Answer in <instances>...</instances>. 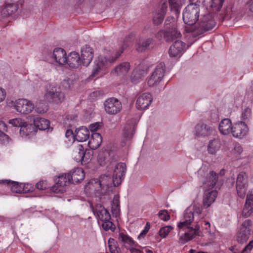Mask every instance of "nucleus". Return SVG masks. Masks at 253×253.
<instances>
[{"instance_id":"nucleus-1","label":"nucleus","mask_w":253,"mask_h":253,"mask_svg":"<svg viewBox=\"0 0 253 253\" xmlns=\"http://www.w3.org/2000/svg\"><path fill=\"white\" fill-rule=\"evenodd\" d=\"M193 220V212L189 209H187L184 213V220L178 224V227L179 229L183 230L187 229L188 231L179 237L178 240L179 244L183 245L188 241L192 240L196 236H200L199 226L196 225L195 228L190 226Z\"/></svg>"},{"instance_id":"nucleus-2","label":"nucleus","mask_w":253,"mask_h":253,"mask_svg":"<svg viewBox=\"0 0 253 253\" xmlns=\"http://www.w3.org/2000/svg\"><path fill=\"white\" fill-rule=\"evenodd\" d=\"M126 171V165L125 163H118L114 169L113 178L106 175L101 176L100 179L97 182L101 188L106 187L108 188L111 185V182L113 183L114 186L119 185L125 176Z\"/></svg>"},{"instance_id":"nucleus-3","label":"nucleus","mask_w":253,"mask_h":253,"mask_svg":"<svg viewBox=\"0 0 253 253\" xmlns=\"http://www.w3.org/2000/svg\"><path fill=\"white\" fill-rule=\"evenodd\" d=\"M200 8L193 4H188L183 12V20L189 25H193L198 21L199 17Z\"/></svg>"},{"instance_id":"nucleus-4","label":"nucleus","mask_w":253,"mask_h":253,"mask_svg":"<svg viewBox=\"0 0 253 253\" xmlns=\"http://www.w3.org/2000/svg\"><path fill=\"white\" fill-rule=\"evenodd\" d=\"M233 129L232 136L237 139H244L249 134V127L244 121H240L234 123Z\"/></svg>"},{"instance_id":"nucleus-5","label":"nucleus","mask_w":253,"mask_h":253,"mask_svg":"<svg viewBox=\"0 0 253 253\" xmlns=\"http://www.w3.org/2000/svg\"><path fill=\"white\" fill-rule=\"evenodd\" d=\"M215 22L210 13H207L202 16L199 19L197 30L200 34L212 29L215 26Z\"/></svg>"},{"instance_id":"nucleus-6","label":"nucleus","mask_w":253,"mask_h":253,"mask_svg":"<svg viewBox=\"0 0 253 253\" xmlns=\"http://www.w3.org/2000/svg\"><path fill=\"white\" fill-rule=\"evenodd\" d=\"M64 93L57 86H52L44 96V99L47 101L57 104L62 102L64 100Z\"/></svg>"},{"instance_id":"nucleus-7","label":"nucleus","mask_w":253,"mask_h":253,"mask_svg":"<svg viewBox=\"0 0 253 253\" xmlns=\"http://www.w3.org/2000/svg\"><path fill=\"white\" fill-rule=\"evenodd\" d=\"M55 183L51 187V190L55 193H62L64 191V186L72 184L68 173H64L55 179Z\"/></svg>"},{"instance_id":"nucleus-8","label":"nucleus","mask_w":253,"mask_h":253,"mask_svg":"<svg viewBox=\"0 0 253 253\" xmlns=\"http://www.w3.org/2000/svg\"><path fill=\"white\" fill-rule=\"evenodd\" d=\"M105 110L109 114L115 115L120 112L122 109V103L114 97L107 99L104 103Z\"/></svg>"},{"instance_id":"nucleus-9","label":"nucleus","mask_w":253,"mask_h":253,"mask_svg":"<svg viewBox=\"0 0 253 253\" xmlns=\"http://www.w3.org/2000/svg\"><path fill=\"white\" fill-rule=\"evenodd\" d=\"M165 65L164 63H160L157 66L148 81L149 86H153L162 80L165 74Z\"/></svg>"},{"instance_id":"nucleus-10","label":"nucleus","mask_w":253,"mask_h":253,"mask_svg":"<svg viewBox=\"0 0 253 253\" xmlns=\"http://www.w3.org/2000/svg\"><path fill=\"white\" fill-rule=\"evenodd\" d=\"M15 108L17 112L27 114L32 111L34 106L31 101L27 99H19L16 101Z\"/></svg>"},{"instance_id":"nucleus-11","label":"nucleus","mask_w":253,"mask_h":253,"mask_svg":"<svg viewBox=\"0 0 253 253\" xmlns=\"http://www.w3.org/2000/svg\"><path fill=\"white\" fill-rule=\"evenodd\" d=\"M251 225V220L250 219H247L243 222L238 233L237 240L239 242L243 243L247 240L250 234Z\"/></svg>"},{"instance_id":"nucleus-12","label":"nucleus","mask_w":253,"mask_h":253,"mask_svg":"<svg viewBox=\"0 0 253 253\" xmlns=\"http://www.w3.org/2000/svg\"><path fill=\"white\" fill-rule=\"evenodd\" d=\"M133 36H134L132 34L127 36L124 42L123 45L120 46L118 49L116 50L113 55L105 57V62L107 63H109L110 64H112L115 62L121 55V54L123 53L125 49L128 46V45L126 43V42H127L131 38H133Z\"/></svg>"},{"instance_id":"nucleus-13","label":"nucleus","mask_w":253,"mask_h":253,"mask_svg":"<svg viewBox=\"0 0 253 253\" xmlns=\"http://www.w3.org/2000/svg\"><path fill=\"white\" fill-rule=\"evenodd\" d=\"M152 101L151 94L144 93L139 96L136 100V106L138 110H144L148 108Z\"/></svg>"},{"instance_id":"nucleus-14","label":"nucleus","mask_w":253,"mask_h":253,"mask_svg":"<svg viewBox=\"0 0 253 253\" xmlns=\"http://www.w3.org/2000/svg\"><path fill=\"white\" fill-rule=\"evenodd\" d=\"M93 57V50L88 45H85L81 50L82 61L84 66H87Z\"/></svg>"},{"instance_id":"nucleus-15","label":"nucleus","mask_w":253,"mask_h":253,"mask_svg":"<svg viewBox=\"0 0 253 253\" xmlns=\"http://www.w3.org/2000/svg\"><path fill=\"white\" fill-rule=\"evenodd\" d=\"M136 125L134 121L127 122L123 131V137L124 141L131 140L135 133Z\"/></svg>"},{"instance_id":"nucleus-16","label":"nucleus","mask_w":253,"mask_h":253,"mask_svg":"<svg viewBox=\"0 0 253 253\" xmlns=\"http://www.w3.org/2000/svg\"><path fill=\"white\" fill-rule=\"evenodd\" d=\"M94 214H96L98 219L102 222L111 219V215L109 211L101 205L97 204L95 208L92 207Z\"/></svg>"},{"instance_id":"nucleus-17","label":"nucleus","mask_w":253,"mask_h":253,"mask_svg":"<svg viewBox=\"0 0 253 253\" xmlns=\"http://www.w3.org/2000/svg\"><path fill=\"white\" fill-rule=\"evenodd\" d=\"M185 43L181 41L176 40L169 49V53L171 57L180 56L184 51Z\"/></svg>"},{"instance_id":"nucleus-18","label":"nucleus","mask_w":253,"mask_h":253,"mask_svg":"<svg viewBox=\"0 0 253 253\" xmlns=\"http://www.w3.org/2000/svg\"><path fill=\"white\" fill-rule=\"evenodd\" d=\"M253 212V193L249 191L247 195L245 204L242 214L244 217L250 216Z\"/></svg>"},{"instance_id":"nucleus-19","label":"nucleus","mask_w":253,"mask_h":253,"mask_svg":"<svg viewBox=\"0 0 253 253\" xmlns=\"http://www.w3.org/2000/svg\"><path fill=\"white\" fill-rule=\"evenodd\" d=\"M172 26L171 28L165 29V41L167 42H171L181 36L177 26H175L174 25Z\"/></svg>"},{"instance_id":"nucleus-20","label":"nucleus","mask_w":253,"mask_h":253,"mask_svg":"<svg viewBox=\"0 0 253 253\" xmlns=\"http://www.w3.org/2000/svg\"><path fill=\"white\" fill-rule=\"evenodd\" d=\"M152 38H143L140 37L136 44V49L138 52H142L148 49L154 42Z\"/></svg>"},{"instance_id":"nucleus-21","label":"nucleus","mask_w":253,"mask_h":253,"mask_svg":"<svg viewBox=\"0 0 253 253\" xmlns=\"http://www.w3.org/2000/svg\"><path fill=\"white\" fill-rule=\"evenodd\" d=\"M68 176L70 178L71 183L75 184L79 183L84 180L85 173L82 168H75L72 171L68 173Z\"/></svg>"},{"instance_id":"nucleus-22","label":"nucleus","mask_w":253,"mask_h":253,"mask_svg":"<svg viewBox=\"0 0 253 253\" xmlns=\"http://www.w3.org/2000/svg\"><path fill=\"white\" fill-rule=\"evenodd\" d=\"M229 155L233 159H239L243 152V147L238 142H234L228 148Z\"/></svg>"},{"instance_id":"nucleus-23","label":"nucleus","mask_w":253,"mask_h":253,"mask_svg":"<svg viewBox=\"0 0 253 253\" xmlns=\"http://www.w3.org/2000/svg\"><path fill=\"white\" fill-rule=\"evenodd\" d=\"M214 131L212 128L203 123L198 124L195 126V134L198 137L207 136Z\"/></svg>"},{"instance_id":"nucleus-24","label":"nucleus","mask_w":253,"mask_h":253,"mask_svg":"<svg viewBox=\"0 0 253 253\" xmlns=\"http://www.w3.org/2000/svg\"><path fill=\"white\" fill-rule=\"evenodd\" d=\"M53 58L59 65H64L67 62L66 52L61 48H56L54 49L52 54Z\"/></svg>"},{"instance_id":"nucleus-25","label":"nucleus","mask_w":253,"mask_h":253,"mask_svg":"<svg viewBox=\"0 0 253 253\" xmlns=\"http://www.w3.org/2000/svg\"><path fill=\"white\" fill-rule=\"evenodd\" d=\"M66 63L72 68H78L81 64V59L78 53L72 52L67 56Z\"/></svg>"},{"instance_id":"nucleus-26","label":"nucleus","mask_w":253,"mask_h":253,"mask_svg":"<svg viewBox=\"0 0 253 253\" xmlns=\"http://www.w3.org/2000/svg\"><path fill=\"white\" fill-rule=\"evenodd\" d=\"M218 180V176L216 173L213 171H211L209 174H207L206 178L202 180L204 185L207 188L211 189L215 185Z\"/></svg>"},{"instance_id":"nucleus-27","label":"nucleus","mask_w":253,"mask_h":253,"mask_svg":"<svg viewBox=\"0 0 253 253\" xmlns=\"http://www.w3.org/2000/svg\"><path fill=\"white\" fill-rule=\"evenodd\" d=\"M89 138V131L84 126L77 128L75 130V139L80 142L85 141Z\"/></svg>"},{"instance_id":"nucleus-28","label":"nucleus","mask_w":253,"mask_h":253,"mask_svg":"<svg viewBox=\"0 0 253 253\" xmlns=\"http://www.w3.org/2000/svg\"><path fill=\"white\" fill-rule=\"evenodd\" d=\"M0 183L10 186V189L13 193H22L23 191V183H19L10 180H0Z\"/></svg>"},{"instance_id":"nucleus-29","label":"nucleus","mask_w":253,"mask_h":253,"mask_svg":"<svg viewBox=\"0 0 253 253\" xmlns=\"http://www.w3.org/2000/svg\"><path fill=\"white\" fill-rule=\"evenodd\" d=\"M88 139V145L91 149H97L102 143V136L98 133H92Z\"/></svg>"},{"instance_id":"nucleus-30","label":"nucleus","mask_w":253,"mask_h":253,"mask_svg":"<svg viewBox=\"0 0 253 253\" xmlns=\"http://www.w3.org/2000/svg\"><path fill=\"white\" fill-rule=\"evenodd\" d=\"M18 8V6L16 3H7L1 9V16L2 17H8L14 13Z\"/></svg>"},{"instance_id":"nucleus-31","label":"nucleus","mask_w":253,"mask_h":253,"mask_svg":"<svg viewBox=\"0 0 253 253\" xmlns=\"http://www.w3.org/2000/svg\"><path fill=\"white\" fill-rule=\"evenodd\" d=\"M35 127L43 130L49 128L50 122L49 120L42 118H36L34 120Z\"/></svg>"},{"instance_id":"nucleus-32","label":"nucleus","mask_w":253,"mask_h":253,"mask_svg":"<svg viewBox=\"0 0 253 253\" xmlns=\"http://www.w3.org/2000/svg\"><path fill=\"white\" fill-rule=\"evenodd\" d=\"M234 124L229 119H222V135H232Z\"/></svg>"},{"instance_id":"nucleus-33","label":"nucleus","mask_w":253,"mask_h":253,"mask_svg":"<svg viewBox=\"0 0 253 253\" xmlns=\"http://www.w3.org/2000/svg\"><path fill=\"white\" fill-rule=\"evenodd\" d=\"M36 128L34 125L31 124H28L25 122L24 124L20 128L19 133L22 137H26L31 133L35 132Z\"/></svg>"},{"instance_id":"nucleus-34","label":"nucleus","mask_w":253,"mask_h":253,"mask_svg":"<svg viewBox=\"0 0 253 253\" xmlns=\"http://www.w3.org/2000/svg\"><path fill=\"white\" fill-rule=\"evenodd\" d=\"M130 69V65L128 62H123L116 66L112 71V73H115L117 75H124L126 74Z\"/></svg>"},{"instance_id":"nucleus-35","label":"nucleus","mask_w":253,"mask_h":253,"mask_svg":"<svg viewBox=\"0 0 253 253\" xmlns=\"http://www.w3.org/2000/svg\"><path fill=\"white\" fill-rule=\"evenodd\" d=\"M217 196V192L213 190L209 192L203 199V206L205 208H208L213 203Z\"/></svg>"},{"instance_id":"nucleus-36","label":"nucleus","mask_w":253,"mask_h":253,"mask_svg":"<svg viewBox=\"0 0 253 253\" xmlns=\"http://www.w3.org/2000/svg\"><path fill=\"white\" fill-rule=\"evenodd\" d=\"M84 150V148L82 145H78L74 148L73 157L76 162H81L82 164L83 160H84L83 154Z\"/></svg>"},{"instance_id":"nucleus-37","label":"nucleus","mask_w":253,"mask_h":253,"mask_svg":"<svg viewBox=\"0 0 253 253\" xmlns=\"http://www.w3.org/2000/svg\"><path fill=\"white\" fill-rule=\"evenodd\" d=\"M171 10L176 14H178L180 9L184 3V0H169Z\"/></svg>"},{"instance_id":"nucleus-38","label":"nucleus","mask_w":253,"mask_h":253,"mask_svg":"<svg viewBox=\"0 0 253 253\" xmlns=\"http://www.w3.org/2000/svg\"><path fill=\"white\" fill-rule=\"evenodd\" d=\"M220 142L219 139H214L210 141L208 150L211 154H214L220 147Z\"/></svg>"},{"instance_id":"nucleus-39","label":"nucleus","mask_w":253,"mask_h":253,"mask_svg":"<svg viewBox=\"0 0 253 253\" xmlns=\"http://www.w3.org/2000/svg\"><path fill=\"white\" fill-rule=\"evenodd\" d=\"M112 212L113 214L117 216L120 212V200L118 195H114L112 203Z\"/></svg>"},{"instance_id":"nucleus-40","label":"nucleus","mask_w":253,"mask_h":253,"mask_svg":"<svg viewBox=\"0 0 253 253\" xmlns=\"http://www.w3.org/2000/svg\"><path fill=\"white\" fill-rule=\"evenodd\" d=\"M108 246L111 253H120V248L117 246V243L112 238L108 240Z\"/></svg>"},{"instance_id":"nucleus-41","label":"nucleus","mask_w":253,"mask_h":253,"mask_svg":"<svg viewBox=\"0 0 253 253\" xmlns=\"http://www.w3.org/2000/svg\"><path fill=\"white\" fill-rule=\"evenodd\" d=\"M143 77L142 71L140 70H134L131 76V80L132 82L136 83L142 78Z\"/></svg>"},{"instance_id":"nucleus-42","label":"nucleus","mask_w":253,"mask_h":253,"mask_svg":"<svg viewBox=\"0 0 253 253\" xmlns=\"http://www.w3.org/2000/svg\"><path fill=\"white\" fill-rule=\"evenodd\" d=\"M252 110L249 107H245L242 109L241 115V119L245 121L249 119L251 116Z\"/></svg>"},{"instance_id":"nucleus-43","label":"nucleus","mask_w":253,"mask_h":253,"mask_svg":"<svg viewBox=\"0 0 253 253\" xmlns=\"http://www.w3.org/2000/svg\"><path fill=\"white\" fill-rule=\"evenodd\" d=\"M102 227L103 229L105 231H108L110 230L111 231H114L116 229L115 225L110 220L107 221H104L102 222Z\"/></svg>"},{"instance_id":"nucleus-44","label":"nucleus","mask_w":253,"mask_h":253,"mask_svg":"<svg viewBox=\"0 0 253 253\" xmlns=\"http://www.w3.org/2000/svg\"><path fill=\"white\" fill-rule=\"evenodd\" d=\"M119 238L123 243L128 244L130 246H133L134 244V242L132 240V239L130 237H129L127 235L125 234L122 232L119 234Z\"/></svg>"},{"instance_id":"nucleus-45","label":"nucleus","mask_w":253,"mask_h":253,"mask_svg":"<svg viewBox=\"0 0 253 253\" xmlns=\"http://www.w3.org/2000/svg\"><path fill=\"white\" fill-rule=\"evenodd\" d=\"M247 175L246 173L244 172H240L237 176L236 185L247 184Z\"/></svg>"},{"instance_id":"nucleus-46","label":"nucleus","mask_w":253,"mask_h":253,"mask_svg":"<svg viewBox=\"0 0 253 253\" xmlns=\"http://www.w3.org/2000/svg\"><path fill=\"white\" fill-rule=\"evenodd\" d=\"M236 190L238 196L244 198L247 190V185L244 184L237 185H236Z\"/></svg>"},{"instance_id":"nucleus-47","label":"nucleus","mask_w":253,"mask_h":253,"mask_svg":"<svg viewBox=\"0 0 253 253\" xmlns=\"http://www.w3.org/2000/svg\"><path fill=\"white\" fill-rule=\"evenodd\" d=\"M172 227L171 226H166L161 228L159 230V235L162 238H166L170 231L172 230Z\"/></svg>"},{"instance_id":"nucleus-48","label":"nucleus","mask_w":253,"mask_h":253,"mask_svg":"<svg viewBox=\"0 0 253 253\" xmlns=\"http://www.w3.org/2000/svg\"><path fill=\"white\" fill-rule=\"evenodd\" d=\"M211 6L213 11H219L221 8V0H211Z\"/></svg>"},{"instance_id":"nucleus-49","label":"nucleus","mask_w":253,"mask_h":253,"mask_svg":"<svg viewBox=\"0 0 253 253\" xmlns=\"http://www.w3.org/2000/svg\"><path fill=\"white\" fill-rule=\"evenodd\" d=\"M25 122L24 120L20 118H15L9 121V123L11 124L13 126L20 128H21V126L24 124Z\"/></svg>"},{"instance_id":"nucleus-50","label":"nucleus","mask_w":253,"mask_h":253,"mask_svg":"<svg viewBox=\"0 0 253 253\" xmlns=\"http://www.w3.org/2000/svg\"><path fill=\"white\" fill-rule=\"evenodd\" d=\"M165 15L163 13L158 12L157 13L153 18L154 23L156 25H159L163 21Z\"/></svg>"},{"instance_id":"nucleus-51","label":"nucleus","mask_w":253,"mask_h":253,"mask_svg":"<svg viewBox=\"0 0 253 253\" xmlns=\"http://www.w3.org/2000/svg\"><path fill=\"white\" fill-rule=\"evenodd\" d=\"M84 160H83L82 165H85L89 163L92 158V154H90L89 150H84L83 154Z\"/></svg>"},{"instance_id":"nucleus-52","label":"nucleus","mask_w":253,"mask_h":253,"mask_svg":"<svg viewBox=\"0 0 253 253\" xmlns=\"http://www.w3.org/2000/svg\"><path fill=\"white\" fill-rule=\"evenodd\" d=\"M158 216L161 219L164 221H168L170 219V215L166 210L160 211L159 212Z\"/></svg>"},{"instance_id":"nucleus-53","label":"nucleus","mask_w":253,"mask_h":253,"mask_svg":"<svg viewBox=\"0 0 253 253\" xmlns=\"http://www.w3.org/2000/svg\"><path fill=\"white\" fill-rule=\"evenodd\" d=\"M73 84V80L68 78L65 79L62 82V85L65 89H69L71 88Z\"/></svg>"},{"instance_id":"nucleus-54","label":"nucleus","mask_w":253,"mask_h":253,"mask_svg":"<svg viewBox=\"0 0 253 253\" xmlns=\"http://www.w3.org/2000/svg\"><path fill=\"white\" fill-rule=\"evenodd\" d=\"M177 26V23L174 21L173 18L170 19H167L165 22V29L171 28L173 25Z\"/></svg>"},{"instance_id":"nucleus-55","label":"nucleus","mask_w":253,"mask_h":253,"mask_svg":"<svg viewBox=\"0 0 253 253\" xmlns=\"http://www.w3.org/2000/svg\"><path fill=\"white\" fill-rule=\"evenodd\" d=\"M232 17V9L231 7L229 6L227 7L224 11V17L222 16V21L225 20H228Z\"/></svg>"},{"instance_id":"nucleus-56","label":"nucleus","mask_w":253,"mask_h":253,"mask_svg":"<svg viewBox=\"0 0 253 253\" xmlns=\"http://www.w3.org/2000/svg\"><path fill=\"white\" fill-rule=\"evenodd\" d=\"M47 186V181L44 180H41L36 184V187L41 190L46 189Z\"/></svg>"},{"instance_id":"nucleus-57","label":"nucleus","mask_w":253,"mask_h":253,"mask_svg":"<svg viewBox=\"0 0 253 253\" xmlns=\"http://www.w3.org/2000/svg\"><path fill=\"white\" fill-rule=\"evenodd\" d=\"M22 189H23L22 193H26L33 191L34 188L30 184L23 183Z\"/></svg>"},{"instance_id":"nucleus-58","label":"nucleus","mask_w":253,"mask_h":253,"mask_svg":"<svg viewBox=\"0 0 253 253\" xmlns=\"http://www.w3.org/2000/svg\"><path fill=\"white\" fill-rule=\"evenodd\" d=\"M101 123L96 122L90 124L89 126V128L92 132H93L97 131L99 127H101Z\"/></svg>"},{"instance_id":"nucleus-59","label":"nucleus","mask_w":253,"mask_h":253,"mask_svg":"<svg viewBox=\"0 0 253 253\" xmlns=\"http://www.w3.org/2000/svg\"><path fill=\"white\" fill-rule=\"evenodd\" d=\"M166 33V30H161L157 32L155 35V38L159 41L162 40L163 39L165 40V35Z\"/></svg>"},{"instance_id":"nucleus-60","label":"nucleus","mask_w":253,"mask_h":253,"mask_svg":"<svg viewBox=\"0 0 253 253\" xmlns=\"http://www.w3.org/2000/svg\"><path fill=\"white\" fill-rule=\"evenodd\" d=\"M65 136L69 140H71V139H75V134H74L73 130L71 129H68L66 130Z\"/></svg>"},{"instance_id":"nucleus-61","label":"nucleus","mask_w":253,"mask_h":253,"mask_svg":"<svg viewBox=\"0 0 253 253\" xmlns=\"http://www.w3.org/2000/svg\"><path fill=\"white\" fill-rule=\"evenodd\" d=\"M150 223L148 222L146 223V224L145 225V227L144 230L141 232V233L138 236V238H141V237L146 235V233L148 232V231L150 229Z\"/></svg>"},{"instance_id":"nucleus-62","label":"nucleus","mask_w":253,"mask_h":253,"mask_svg":"<svg viewBox=\"0 0 253 253\" xmlns=\"http://www.w3.org/2000/svg\"><path fill=\"white\" fill-rule=\"evenodd\" d=\"M108 155L107 153H105L104 154V155H102V154H99V158H98V161L100 163V165L101 166L104 165L106 163V155Z\"/></svg>"},{"instance_id":"nucleus-63","label":"nucleus","mask_w":253,"mask_h":253,"mask_svg":"<svg viewBox=\"0 0 253 253\" xmlns=\"http://www.w3.org/2000/svg\"><path fill=\"white\" fill-rule=\"evenodd\" d=\"M211 120L213 122H216L219 120L218 114L217 113L216 111L212 112L211 114Z\"/></svg>"},{"instance_id":"nucleus-64","label":"nucleus","mask_w":253,"mask_h":253,"mask_svg":"<svg viewBox=\"0 0 253 253\" xmlns=\"http://www.w3.org/2000/svg\"><path fill=\"white\" fill-rule=\"evenodd\" d=\"M0 141L2 142V143L4 145H6L9 143V142L11 141L10 138L9 137L8 135L5 134L2 138H1V139H0Z\"/></svg>"}]
</instances>
